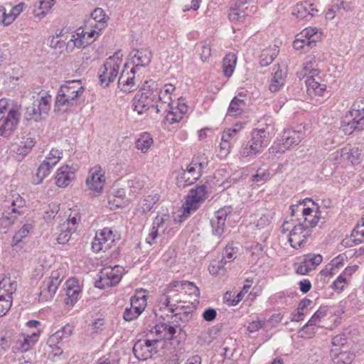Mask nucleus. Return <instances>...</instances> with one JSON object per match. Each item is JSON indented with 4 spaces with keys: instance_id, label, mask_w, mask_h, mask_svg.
I'll list each match as a JSON object with an SVG mask.
<instances>
[{
    "instance_id": "ddd939ff",
    "label": "nucleus",
    "mask_w": 364,
    "mask_h": 364,
    "mask_svg": "<svg viewBox=\"0 0 364 364\" xmlns=\"http://www.w3.org/2000/svg\"><path fill=\"white\" fill-rule=\"evenodd\" d=\"M267 127L253 129L251 132V138L248 142L257 148L260 154L269 142V136L274 134V127L272 125L273 120L271 117L266 119Z\"/></svg>"
},
{
    "instance_id": "774afa93",
    "label": "nucleus",
    "mask_w": 364,
    "mask_h": 364,
    "mask_svg": "<svg viewBox=\"0 0 364 364\" xmlns=\"http://www.w3.org/2000/svg\"><path fill=\"white\" fill-rule=\"evenodd\" d=\"M259 154L257 148L250 144L248 141L244 142L240 150V154L243 158H253Z\"/></svg>"
},
{
    "instance_id": "e433bc0d",
    "label": "nucleus",
    "mask_w": 364,
    "mask_h": 364,
    "mask_svg": "<svg viewBox=\"0 0 364 364\" xmlns=\"http://www.w3.org/2000/svg\"><path fill=\"white\" fill-rule=\"evenodd\" d=\"M251 12L252 9H250L248 6L243 8L235 4V6L230 9L228 18L231 22L235 23H245Z\"/></svg>"
},
{
    "instance_id": "f3484780",
    "label": "nucleus",
    "mask_w": 364,
    "mask_h": 364,
    "mask_svg": "<svg viewBox=\"0 0 364 364\" xmlns=\"http://www.w3.org/2000/svg\"><path fill=\"white\" fill-rule=\"evenodd\" d=\"M100 35L97 31L85 24L84 27H80L75 31L70 41L75 47L84 48L92 43Z\"/></svg>"
},
{
    "instance_id": "49530a36",
    "label": "nucleus",
    "mask_w": 364,
    "mask_h": 364,
    "mask_svg": "<svg viewBox=\"0 0 364 364\" xmlns=\"http://www.w3.org/2000/svg\"><path fill=\"white\" fill-rule=\"evenodd\" d=\"M237 55L233 53L225 55L223 59V73L225 77H230L232 75L237 64Z\"/></svg>"
},
{
    "instance_id": "9d476101",
    "label": "nucleus",
    "mask_w": 364,
    "mask_h": 364,
    "mask_svg": "<svg viewBox=\"0 0 364 364\" xmlns=\"http://www.w3.org/2000/svg\"><path fill=\"white\" fill-rule=\"evenodd\" d=\"M124 274V269L120 265L105 267L98 274L99 278L95 282V287L105 289L116 286L121 281Z\"/></svg>"
},
{
    "instance_id": "e2e57ef3",
    "label": "nucleus",
    "mask_w": 364,
    "mask_h": 364,
    "mask_svg": "<svg viewBox=\"0 0 364 364\" xmlns=\"http://www.w3.org/2000/svg\"><path fill=\"white\" fill-rule=\"evenodd\" d=\"M182 285L181 289L184 296L186 294L194 296L198 299L200 296V290L198 287L193 283L188 281H180Z\"/></svg>"
},
{
    "instance_id": "4468645a",
    "label": "nucleus",
    "mask_w": 364,
    "mask_h": 364,
    "mask_svg": "<svg viewBox=\"0 0 364 364\" xmlns=\"http://www.w3.org/2000/svg\"><path fill=\"white\" fill-rule=\"evenodd\" d=\"M151 58L152 53L149 48L134 49L125 64L126 68H130L138 73L141 68H144L150 64Z\"/></svg>"
},
{
    "instance_id": "79ce46f5",
    "label": "nucleus",
    "mask_w": 364,
    "mask_h": 364,
    "mask_svg": "<svg viewBox=\"0 0 364 364\" xmlns=\"http://www.w3.org/2000/svg\"><path fill=\"white\" fill-rule=\"evenodd\" d=\"M159 200L158 194L154 193L145 196L141 199L136 208V211L139 214H145L150 211L154 207V204Z\"/></svg>"
},
{
    "instance_id": "6ab92c4d",
    "label": "nucleus",
    "mask_w": 364,
    "mask_h": 364,
    "mask_svg": "<svg viewBox=\"0 0 364 364\" xmlns=\"http://www.w3.org/2000/svg\"><path fill=\"white\" fill-rule=\"evenodd\" d=\"M115 240V235L111 229L105 228L95 234V237L92 242V250L94 252L98 253L101 251L105 252L110 249Z\"/></svg>"
},
{
    "instance_id": "5fc2aeb1",
    "label": "nucleus",
    "mask_w": 364,
    "mask_h": 364,
    "mask_svg": "<svg viewBox=\"0 0 364 364\" xmlns=\"http://www.w3.org/2000/svg\"><path fill=\"white\" fill-rule=\"evenodd\" d=\"M21 106L14 101L1 98L0 100V114H10L11 110L15 111V114H19V109Z\"/></svg>"
},
{
    "instance_id": "a19ab883",
    "label": "nucleus",
    "mask_w": 364,
    "mask_h": 364,
    "mask_svg": "<svg viewBox=\"0 0 364 364\" xmlns=\"http://www.w3.org/2000/svg\"><path fill=\"white\" fill-rule=\"evenodd\" d=\"M342 9L346 11L351 10L350 4L343 0L333 1L326 12V18L327 20L333 19L336 16V14L340 12Z\"/></svg>"
},
{
    "instance_id": "4be33fe9",
    "label": "nucleus",
    "mask_w": 364,
    "mask_h": 364,
    "mask_svg": "<svg viewBox=\"0 0 364 364\" xmlns=\"http://www.w3.org/2000/svg\"><path fill=\"white\" fill-rule=\"evenodd\" d=\"M158 339H146L137 341L133 347V353L139 360H145L151 358L156 352V345Z\"/></svg>"
},
{
    "instance_id": "0eeeda50",
    "label": "nucleus",
    "mask_w": 364,
    "mask_h": 364,
    "mask_svg": "<svg viewBox=\"0 0 364 364\" xmlns=\"http://www.w3.org/2000/svg\"><path fill=\"white\" fill-rule=\"evenodd\" d=\"M312 202L311 199L306 198L303 202L298 204L291 205L290 206L291 214L292 216H299L301 213V217L298 218V222L304 223V226L308 228L309 230L316 227L320 219L321 212L318 208H309L306 207L307 202Z\"/></svg>"
},
{
    "instance_id": "393cba45",
    "label": "nucleus",
    "mask_w": 364,
    "mask_h": 364,
    "mask_svg": "<svg viewBox=\"0 0 364 364\" xmlns=\"http://www.w3.org/2000/svg\"><path fill=\"white\" fill-rule=\"evenodd\" d=\"M318 12L316 6L309 0L298 2L293 8L292 14L298 19L308 21Z\"/></svg>"
},
{
    "instance_id": "c85d7f7f",
    "label": "nucleus",
    "mask_w": 364,
    "mask_h": 364,
    "mask_svg": "<svg viewBox=\"0 0 364 364\" xmlns=\"http://www.w3.org/2000/svg\"><path fill=\"white\" fill-rule=\"evenodd\" d=\"M322 260L323 257L321 255L309 254L305 255L302 261L297 264L296 272L301 275L307 274L320 264Z\"/></svg>"
},
{
    "instance_id": "a18cd8bd",
    "label": "nucleus",
    "mask_w": 364,
    "mask_h": 364,
    "mask_svg": "<svg viewBox=\"0 0 364 364\" xmlns=\"http://www.w3.org/2000/svg\"><path fill=\"white\" fill-rule=\"evenodd\" d=\"M279 52V47L276 45L264 49L259 56V63L261 66H267L270 65L277 56Z\"/></svg>"
},
{
    "instance_id": "09e8293b",
    "label": "nucleus",
    "mask_w": 364,
    "mask_h": 364,
    "mask_svg": "<svg viewBox=\"0 0 364 364\" xmlns=\"http://www.w3.org/2000/svg\"><path fill=\"white\" fill-rule=\"evenodd\" d=\"M245 107V102L243 100H240L237 97H234L230 103L226 118L240 116L243 112Z\"/></svg>"
},
{
    "instance_id": "58836bf2",
    "label": "nucleus",
    "mask_w": 364,
    "mask_h": 364,
    "mask_svg": "<svg viewBox=\"0 0 364 364\" xmlns=\"http://www.w3.org/2000/svg\"><path fill=\"white\" fill-rule=\"evenodd\" d=\"M73 326L67 324L51 335L47 342L48 346L53 347L60 343L64 339L70 336L73 333Z\"/></svg>"
},
{
    "instance_id": "cd10ccee",
    "label": "nucleus",
    "mask_w": 364,
    "mask_h": 364,
    "mask_svg": "<svg viewBox=\"0 0 364 364\" xmlns=\"http://www.w3.org/2000/svg\"><path fill=\"white\" fill-rule=\"evenodd\" d=\"M76 169L68 165H63L57 169L55 184L60 188H65L75 179Z\"/></svg>"
},
{
    "instance_id": "052dcab7",
    "label": "nucleus",
    "mask_w": 364,
    "mask_h": 364,
    "mask_svg": "<svg viewBox=\"0 0 364 364\" xmlns=\"http://www.w3.org/2000/svg\"><path fill=\"white\" fill-rule=\"evenodd\" d=\"M60 233L57 237V241L59 244H65L71 237L72 233L75 231L74 228L68 227V225L62 224L60 226Z\"/></svg>"
},
{
    "instance_id": "1a4fd4ad",
    "label": "nucleus",
    "mask_w": 364,
    "mask_h": 364,
    "mask_svg": "<svg viewBox=\"0 0 364 364\" xmlns=\"http://www.w3.org/2000/svg\"><path fill=\"white\" fill-rule=\"evenodd\" d=\"M207 165L208 162L205 159H193L186 169H181V171L178 173L177 176L178 185L185 187L194 183L200 177L202 170Z\"/></svg>"
},
{
    "instance_id": "72a5a7b5",
    "label": "nucleus",
    "mask_w": 364,
    "mask_h": 364,
    "mask_svg": "<svg viewBox=\"0 0 364 364\" xmlns=\"http://www.w3.org/2000/svg\"><path fill=\"white\" fill-rule=\"evenodd\" d=\"M20 120V114H15V111L11 110L10 114H7L2 124L0 126V136L9 137L17 128Z\"/></svg>"
},
{
    "instance_id": "6e6d98bb",
    "label": "nucleus",
    "mask_w": 364,
    "mask_h": 364,
    "mask_svg": "<svg viewBox=\"0 0 364 364\" xmlns=\"http://www.w3.org/2000/svg\"><path fill=\"white\" fill-rule=\"evenodd\" d=\"M55 0H40L38 11H35V18L41 20L43 18L55 4Z\"/></svg>"
},
{
    "instance_id": "13d9d810",
    "label": "nucleus",
    "mask_w": 364,
    "mask_h": 364,
    "mask_svg": "<svg viewBox=\"0 0 364 364\" xmlns=\"http://www.w3.org/2000/svg\"><path fill=\"white\" fill-rule=\"evenodd\" d=\"M300 37L309 38V41L316 43L321 38V32L316 27H308L300 32Z\"/></svg>"
},
{
    "instance_id": "680f3d73",
    "label": "nucleus",
    "mask_w": 364,
    "mask_h": 364,
    "mask_svg": "<svg viewBox=\"0 0 364 364\" xmlns=\"http://www.w3.org/2000/svg\"><path fill=\"white\" fill-rule=\"evenodd\" d=\"M238 250V247L234 246L233 243L228 244L224 249L222 259L225 263L232 262L237 257Z\"/></svg>"
},
{
    "instance_id": "f257e3e1",
    "label": "nucleus",
    "mask_w": 364,
    "mask_h": 364,
    "mask_svg": "<svg viewBox=\"0 0 364 364\" xmlns=\"http://www.w3.org/2000/svg\"><path fill=\"white\" fill-rule=\"evenodd\" d=\"M176 87L171 83L165 84L161 87H159L156 82V113L165 114L164 122L172 124L179 122L187 113L188 107L183 100L178 99L174 102L172 95Z\"/></svg>"
},
{
    "instance_id": "7ed1b4c3",
    "label": "nucleus",
    "mask_w": 364,
    "mask_h": 364,
    "mask_svg": "<svg viewBox=\"0 0 364 364\" xmlns=\"http://www.w3.org/2000/svg\"><path fill=\"white\" fill-rule=\"evenodd\" d=\"M156 81L153 80L146 81L141 90L134 95L132 106L134 111L142 114L151 107L156 109Z\"/></svg>"
},
{
    "instance_id": "2f4dec72",
    "label": "nucleus",
    "mask_w": 364,
    "mask_h": 364,
    "mask_svg": "<svg viewBox=\"0 0 364 364\" xmlns=\"http://www.w3.org/2000/svg\"><path fill=\"white\" fill-rule=\"evenodd\" d=\"M36 141L33 137L29 135H25L21 137L17 141L11 145V150L21 159L26 156L34 146Z\"/></svg>"
},
{
    "instance_id": "4c0bfd02",
    "label": "nucleus",
    "mask_w": 364,
    "mask_h": 364,
    "mask_svg": "<svg viewBox=\"0 0 364 364\" xmlns=\"http://www.w3.org/2000/svg\"><path fill=\"white\" fill-rule=\"evenodd\" d=\"M273 70L274 73L269 82V88L272 92H276L284 85L287 72L284 69H281L279 65L274 66Z\"/></svg>"
},
{
    "instance_id": "f03ea898",
    "label": "nucleus",
    "mask_w": 364,
    "mask_h": 364,
    "mask_svg": "<svg viewBox=\"0 0 364 364\" xmlns=\"http://www.w3.org/2000/svg\"><path fill=\"white\" fill-rule=\"evenodd\" d=\"M85 87L81 80H69L63 84L55 97L54 110L55 112L73 111L83 100Z\"/></svg>"
},
{
    "instance_id": "603ef678",
    "label": "nucleus",
    "mask_w": 364,
    "mask_h": 364,
    "mask_svg": "<svg viewBox=\"0 0 364 364\" xmlns=\"http://www.w3.org/2000/svg\"><path fill=\"white\" fill-rule=\"evenodd\" d=\"M54 167L51 166L49 162L43 161L40 164L37 169L36 174V179H33L35 184L41 183L43 180L46 178L52 171Z\"/></svg>"
},
{
    "instance_id": "69168bd1",
    "label": "nucleus",
    "mask_w": 364,
    "mask_h": 364,
    "mask_svg": "<svg viewBox=\"0 0 364 364\" xmlns=\"http://www.w3.org/2000/svg\"><path fill=\"white\" fill-rule=\"evenodd\" d=\"M197 48V53H198L200 60L203 62H206L211 56V47L207 42H201L198 44Z\"/></svg>"
},
{
    "instance_id": "0e129e2a",
    "label": "nucleus",
    "mask_w": 364,
    "mask_h": 364,
    "mask_svg": "<svg viewBox=\"0 0 364 364\" xmlns=\"http://www.w3.org/2000/svg\"><path fill=\"white\" fill-rule=\"evenodd\" d=\"M32 228L33 225L31 224H24L22 226V228L20 230H18L14 235L12 240V245H16L20 242H21L23 238L28 236V233L32 230Z\"/></svg>"
},
{
    "instance_id": "473e14b6",
    "label": "nucleus",
    "mask_w": 364,
    "mask_h": 364,
    "mask_svg": "<svg viewBox=\"0 0 364 364\" xmlns=\"http://www.w3.org/2000/svg\"><path fill=\"white\" fill-rule=\"evenodd\" d=\"M318 61L316 56L308 55L302 65L301 70L297 73L299 77H316L319 74Z\"/></svg>"
},
{
    "instance_id": "c756f323",
    "label": "nucleus",
    "mask_w": 364,
    "mask_h": 364,
    "mask_svg": "<svg viewBox=\"0 0 364 364\" xmlns=\"http://www.w3.org/2000/svg\"><path fill=\"white\" fill-rule=\"evenodd\" d=\"M108 16L101 8H96L90 14V18L85 23L89 27L101 33L107 26Z\"/></svg>"
},
{
    "instance_id": "20e7f679",
    "label": "nucleus",
    "mask_w": 364,
    "mask_h": 364,
    "mask_svg": "<svg viewBox=\"0 0 364 364\" xmlns=\"http://www.w3.org/2000/svg\"><path fill=\"white\" fill-rule=\"evenodd\" d=\"M173 223L168 213L159 214L153 221L146 242L152 245L156 242L158 237H161L162 241L168 240L176 232L173 227Z\"/></svg>"
},
{
    "instance_id": "bb28decb",
    "label": "nucleus",
    "mask_w": 364,
    "mask_h": 364,
    "mask_svg": "<svg viewBox=\"0 0 364 364\" xmlns=\"http://www.w3.org/2000/svg\"><path fill=\"white\" fill-rule=\"evenodd\" d=\"M181 287L180 281H173L166 285L158 299V306L160 311L166 309L167 305L170 303L168 297H174L179 292H182Z\"/></svg>"
},
{
    "instance_id": "c03bdc74",
    "label": "nucleus",
    "mask_w": 364,
    "mask_h": 364,
    "mask_svg": "<svg viewBox=\"0 0 364 364\" xmlns=\"http://www.w3.org/2000/svg\"><path fill=\"white\" fill-rule=\"evenodd\" d=\"M135 146L137 150L140 151L141 153H147L154 146L152 136L148 132L141 133L135 141Z\"/></svg>"
},
{
    "instance_id": "dca6fc26",
    "label": "nucleus",
    "mask_w": 364,
    "mask_h": 364,
    "mask_svg": "<svg viewBox=\"0 0 364 364\" xmlns=\"http://www.w3.org/2000/svg\"><path fill=\"white\" fill-rule=\"evenodd\" d=\"M17 282L10 279L0 282V316H2L9 310L12 304L11 295L16 291Z\"/></svg>"
},
{
    "instance_id": "a211bd4d",
    "label": "nucleus",
    "mask_w": 364,
    "mask_h": 364,
    "mask_svg": "<svg viewBox=\"0 0 364 364\" xmlns=\"http://www.w3.org/2000/svg\"><path fill=\"white\" fill-rule=\"evenodd\" d=\"M206 187L203 185L191 189L183 205V214H190L199 208L206 198Z\"/></svg>"
},
{
    "instance_id": "4d7b16f0",
    "label": "nucleus",
    "mask_w": 364,
    "mask_h": 364,
    "mask_svg": "<svg viewBox=\"0 0 364 364\" xmlns=\"http://www.w3.org/2000/svg\"><path fill=\"white\" fill-rule=\"evenodd\" d=\"M332 348L331 353H336L338 350L346 349L350 347L347 338L343 334L336 335L332 338Z\"/></svg>"
},
{
    "instance_id": "aec40b11",
    "label": "nucleus",
    "mask_w": 364,
    "mask_h": 364,
    "mask_svg": "<svg viewBox=\"0 0 364 364\" xmlns=\"http://www.w3.org/2000/svg\"><path fill=\"white\" fill-rule=\"evenodd\" d=\"M41 331L39 329L30 333L18 335L14 341L12 350L14 353L27 352L38 341Z\"/></svg>"
},
{
    "instance_id": "c9c22d12",
    "label": "nucleus",
    "mask_w": 364,
    "mask_h": 364,
    "mask_svg": "<svg viewBox=\"0 0 364 364\" xmlns=\"http://www.w3.org/2000/svg\"><path fill=\"white\" fill-rule=\"evenodd\" d=\"M316 77H307L305 80L307 94L311 98L322 97L326 91V85L321 83L320 78Z\"/></svg>"
},
{
    "instance_id": "de8ad7c7",
    "label": "nucleus",
    "mask_w": 364,
    "mask_h": 364,
    "mask_svg": "<svg viewBox=\"0 0 364 364\" xmlns=\"http://www.w3.org/2000/svg\"><path fill=\"white\" fill-rule=\"evenodd\" d=\"M154 330V333H156L157 336L155 339H158V342L164 338H171L176 332L174 326L166 323H161L156 326ZM153 333L154 331H151V333Z\"/></svg>"
},
{
    "instance_id": "8fccbe9b",
    "label": "nucleus",
    "mask_w": 364,
    "mask_h": 364,
    "mask_svg": "<svg viewBox=\"0 0 364 364\" xmlns=\"http://www.w3.org/2000/svg\"><path fill=\"white\" fill-rule=\"evenodd\" d=\"M311 303L312 301L308 299L301 300L299 302L296 311L291 314V321L298 322L304 320L306 314V309L311 304Z\"/></svg>"
},
{
    "instance_id": "39448f33",
    "label": "nucleus",
    "mask_w": 364,
    "mask_h": 364,
    "mask_svg": "<svg viewBox=\"0 0 364 364\" xmlns=\"http://www.w3.org/2000/svg\"><path fill=\"white\" fill-rule=\"evenodd\" d=\"M341 127L346 134L364 129V99L353 104L341 121Z\"/></svg>"
},
{
    "instance_id": "9b49d317",
    "label": "nucleus",
    "mask_w": 364,
    "mask_h": 364,
    "mask_svg": "<svg viewBox=\"0 0 364 364\" xmlns=\"http://www.w3.org/2000/svg\"><path fill=\"white\" fill-rule=\"evenodd\" d=\"M51 95L46 94L36 100L31 106L26 108V119L39 122L44 119L50 109Z\"/></svg>"
},
{
    "instance_id": "5701e85b",
    "label": "nucleus",
    "mask_w": 364,
    "mask_h": 364,
    "mask_svg": "<svg viewBox=\"0 0 364 364\" xmlns=\"http://www.w3.org/2000/svg\"><path fill=\"white\" fill-rule=\"evenodd\" d=\"M231 206H224L215 212L214 216L210 220L212 232L214 235L220 237L225 228L227 218L232 214Z\"/></svg>"
},
{
    "instance_id": "864d4df0",
    "label": "nucleus",
    "mask_w": 364,
    "mask_h": 364,
    "mask_svg": "<svg viewBox=\"0 0 364 364\" xmlns=\"http://www.w3.org/2000/svg\"><path fill=\"white\" fill-rule=\"evenodd\" d=\"M343 153L344 154V161H348L353 165L360 163V152L358 147H344L343 148Z\"/></svg>"
},
{
    "instance_id": "412c9836",
    "label": "nucleus",
    "mask_w": 364,
    "mask_h": 364,
    "mask_svg": "<svg viewBox=\"0 0 364 364\" xmlns=\"http://www.w3.org/2000/svg\"><path fill=\"white\" fill-rule=\"evenodd\" d=\"M305 132L301 129H287L284 130L279 146L278 151L284 152L287 149L291 146L298 145L301 141L305 137Z\"/></svg>"
},
{
    "instance_id": "6e6552de",
    "label": "nucleus",
    "mask_w": 364,
    "mask_h": 364,
    "mask_svg": "<svg viewBox=\"0 0 364 364\" xmlns=\"http://www.w3.org/2000/svg\"><path fill=\"white\" fill-rule=\"evenodd\" d=\"M282 232H288V242L294 249L303 247L311 234V230L304 227V223L301 222H298L297 224L284 222L282 226Z\"/></svg>"
},
{
    "instance_id": "f704fd0d",
    "label": "nucleus",
    "mask_w": 364,
    "mask_h": 364,
    "mask_svg": "<svg viewBox=\"0 0 364 364\" xmlns=\"http://www.w3.org/2000/svg\"><path fill=\"white\" fill-rule=\"evenodd\" d=\"M358 267H347L332 283L331 288L337 293H341L348 285L352 274L356 271Z\"/></svg>"
},
{
    "instance_id": "b1692460",
    "label": "nucleus",
    "mask_w": 364,
    "mask_h": 364,
    "mask_svg": "<svg viewBox=\"0 0 364 364\" xmlns=\"http://www.w3.org/2000/svg\"><path fill=\"white\" fill-rule=\"evenodd\" d=\"M136 71L132 70L130 68H126V65H124V69L122 70L118 80V85L121 91L129 93L138 88L139 80L136 77Z\"/></svg>"
},
{
    "instance_id": "7c9ffc66",
    "label": "nucleus",
    "mask_w": 364,
    "mask_h": 364,
    "mask_svg": "<svg viewBox=\"0 0 364 364\" xmlns=\"http://www.w3.org/2000/svg\"><path fill=\"white\" fill-rule=\"evenodd\" d=\"M62 279L58 272H53L49 278L44 280L41 287V294L46 298H51L56 293Z\"/></svg>"
},
{
    "instance_id": "f8f14e48",
    "label": "nucleus",
    "mask_w": 364,
    "mask_h": 364,
    "mask_svg": "<svg viewBox=\"0 0 364 364\" xmlns=\"http://www.w3.org/2000/svg\"><path fill=\"white\" fill-rule=\"evenodd\" d=\"M121 63L122 58L119 53H115L105 62L100 70L99 77L102 85L108 86L116 79Z\"/></svg>"
},
{
    "instance_id": "423d86ee",
    "label": "nucleus",
    "mask_w": 364,
    "mask_h": 364,
    "mask_svg": "<svg viewBox=\"0 0 364 364\" xmlns=\"http://www.w3.org/2000/svg\"><path fill=\"white\" fill-rule=\"evenodd\" d=\"M9 204L0 218V230L6 232L14 223L18 216L21 215L26 200L18 193L13 194L8 200Z\"/></svg>"
},
{
    "instance_id": "2eb2a0df",
    "label": "nucleus",
    "mask_w": 364,
    "mask_h": 364,
    "mask_svg": "<svg viewBox=\"0 0 364 364\" xmlns=\"http://www.w3.org/2000/svg\"><path fill=\"white\" fill-rule=\"evenodd\" d=\"M105 171L100 165H95L89 169L85 184L94 194H100L105 183Z\"/></svg>"
},
{
    "instance_id": "3c124183",
    "label": "nucleus",
    "mask_w": 364,
    "mask_h": 364,
    "mask_svg": "<svg viewBox=\"0 0 364 364\" xmlns=\"http://www.w3.org/2000/svg\"><path fill=\"white\" fill-rule=\"evenodd\" d=\"M247 254L250 262L252 264H257L264 255L262 245L258 242L252 244L247 247Z\"/></svg>"
},
{
    "instance_id": "ea45409f",
    "label": "nucleus",
    "mask_w": 364,
    "mask_h": 364,
    "mask_svg": "<svg viewBox=\"0 0 364 364\" xmlns=\"http://www.w3.org/2000/svg\"><path fill=\"white\" fill-rule=\"evenodd\" d=\"M331 356L336 364H350L355 358V354L350 348L331 353Z\"/></svg>"
},
{
    "instance_id": "bf43d9fd",
    "label": "nucleus",
    "mask_w": 364,
    "mask_h": 364,
    "mask_svg": "<svg viewBox=\"0 0 364 364\" xmlns=\"http://www.w3.org/2000/svg\"><path fill=\"white\" fill-rule=\"evenodd\" d=\"M328 310L327 306H321L308 321V325H314L318 327L321 320L327 316Z\"/></svg>"
},
{
    "instance_id": "a878e982",
    "label": "nucleus",
    "mask_w": 364,
    "mask_h": 364,
    "mask_svg": "<svg viewBox=\"0 0 364 364\" xmlns=\"http://www.w3.org/2000/svg\"><path fill=\"white\" fill-rule=\"evenodd\" d=\"M65 285L64 304L68 309H70L80 299L82 289L78 280L75 278L69 279Z\"/></svg>"
},
{
    "instance_id": "338daca9",
    "label": "nucleus",
    "mask_w": 364,
    "mask_h": 364,
    "mask_svg": "<svg viewBox=\"0 0 364 364\" xmlns=\"http://www.w3.org/2000/svg\"><path fill=\"white\" fill-rule=\"evenodd\" d=\"M63 154L61 149L53 148L46 156L44 161L49 162V164L54 167L63 158Z\"/></svg>"
},
{
    "instance_id": "37998d69",
    "label": "nucleus",
    "mask_w": 364,
    "mask_h": 364,
    "mask_svg": "<svg viewBox=\"0 0 364 364\" xmlns=\"http://www.w3.org/2000/svg\"><path fill=\"white\" fill-rule=\"evenodd\" d=\"M146 301L147 296L145 294V291L142 289L138 291L134 296L131 297V307H132L138 314H141L146 306Z\"/></svg>"
}]
</instances>
